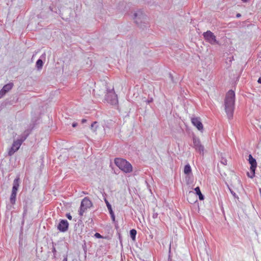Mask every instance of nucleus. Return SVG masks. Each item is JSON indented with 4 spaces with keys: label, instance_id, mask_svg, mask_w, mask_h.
Masks as SVG:
<instances>
[{
    "label": "nucleus",
    "instance_id": "20e7f679",
    "mask_svg": "<svg viewBox=\"0 0 261 261\" xmlns=\"http://www.w3.org/2000/svg\"><path fill=\"white\" fill-rule=\"evenodd\" d=\"M107 94L106 95L105 99L109 103L113 105L117 102V95L114 91V89H107Z\"/></svg>",
    "mask_w": 261,
    "mask_h": 261
},
{
    "label": "nucleus",
    "instance_id": "a878e982",
    "mask_svg": "<svg viewBox=\"0 0 261 261\" xmlns=\"http://www.w3.org/2000/svg\"><path fill=\"white\" fill-rule=\"evenodd\" d=\"M76 125H77V123H73L72 124V126L74 127H75Z\"/></svg>",
    "mask_w": 261,
    "mask_h": 261
},
{
    "label": "nucleus",
    "instance_id": "f8f14e48",
    "mask_svg": "<svg viewBox=\"0 0 261 261\" xmlns=\"http://www.w3.org/2000/svg\"><path fill=\"white\" fill-rule=\"evenodd\" d=\"M187 199L191 203H194L197 201L196 197H195L194 192L192 191L189 192L187 195Z\"/></svg>",
    "mask_w": 261,
    "mask_h": 261
},
{
    "label": "nucleus",
    "instance_id": "393cba45",
    "mask_svg": "<svg viewBox=\"0 0 261 261\" xmlns=\"http://www.w3.org/2000/svg\"><path fill=\"white\" fill-rule=\"evenodd\" d=\"M67 217L69 220H71L72 219V217L69 214L67 215Z\"/></svg>",
    "mask_w": 261,
    "mask_h": 261
},
{
    "label": "nucleus",
    "instance_id": "ddd939ff",
    "mask_svg": "<svg viewBox=\"0 0 261 261\" xmlns=\"http://www.w3.org/2000/svg\"><path fill=\"white\" fill-rule=\"evenodd\" d=\"M249 162L251 165L250 168L252 169V170L254 168L256 169L257 166V163L255 159H254L252 156L250 154L249 155Z\"/></svg>",
    "mask_w": 261,
    "mask_h": 261
},
{
    "label": "nucleus",
    "instance_id": "dca6fc26",
    "mask_svg": "<svg viewBox=\"0 0 261 261\" xmlns=\"http://www.w3.org/2000/svg\"><path fill=\"white\" fill-rule=\"evenodd\" d=\"M196 194L197 195H198V197H199V199L200 200H202L204 199V196H203V195L202 194L201 191H200V188L199 187H197L196 188H195L194 189Z\"/></svg>",
    "mask_w": 261,
    "mask_h": 261
},
{
    "label": "nucleus",
    "instance_id": "7ed1b4c3",
    "mask_svg": "<svg viewBox=\"0 0 261 261\" xmlns=\"http://www.w3.org/2000/svg\"><path fill=\"white\" fill-rule=\"evenodd\" d=\"M133 19L135 20V22L138 25H139L142 22H145V20L147 19V17L146 15L142 11L139 10L134 14Z\"/></svg>",
    "mask_w": 261,
    "mask_h": 261
},
{
    "label": "nucleus",
    "instance_id": "6ab92c4d",
    "mask_svg": "<svg viewBox=\"0 0 261 261\" xmlns=\"http://www.w3.org/2000/svg\"><path fill=\"white\" fill-rule=\"evenodd\" d=\"M191 172V167L189 165H186L184 168V173L189 174Z\"/></svg>",
    "mask_w": 261,
    "mask_h": 261
},
{
    "label": "nucleus",
    "instance_id": "412c9836",
    "mask_svg": "<svg viewBox=\"0 0 261 261\" xmlns=\"http://www.w3.org/2000/svg\"><path fill=\"white\" fill-rule=\"evenodd\" d=\"M136 234H137V231L135 229H133L130 230V235L133 240H135Z\"/></svg>",
    "mask_w": 261,
    "mask_h": 261
},
{
    "label": "nucleus",
    "instance_id": "bb28decb",
    "mask_svg": "<svg viewBox=\"0 0 261 261\" xmlns=\"http://www.w3.org/2000/svg\"><path fill=\"white\" fill-rule=\"evenodd\" d=\"M49 8L51 11H54L53 8L51 6H50Z\"/></svg>",
    "mask_w": 261,
    "mask_h": 261
},
{
    "label": "nucleus",
    "instance_id": "7c9ffc66",
    "mask_svg": "<svg viewBox=\"0 0 261 261\" xmlns=\"http://www.w3.org/2000/svg\"><path fill=\"white\" fill-rule=\"evenodd\" d=\"M86 119H83V120H82V123H84V122H86Z\"/></svg>",
    "mask_w": 261,
    "mask_h": 261
},
{
    "label": "nucleus",
    "instance_id": "9b49d317",
    "mask_svg": "<svg viewBox=\"0 0 261 261\" xmlns=\"http://www.w3.org/2000/svg\"><path fill=\"white\" fill-rule=\"evenodd\" d=\"M68 227V223L67 220H61L58 226V228L61 231L64 232L66 231Z\"/></svg>",
    "mask_w": 261,
    "mask_h": 261
},
{
    "label": "nucleus",
    "instance_id": "5701e85b",
    "mask_svg": "<svg viewBox=\"0 0 261 261\" xmlns=\"http://www.w3.org/2000/svg\"><path fill=\"white\" fill-rule=\"evenodd\" d=\"M110 214L111 217L112 218V221L113 222H115V215H114V212H113L112 213H110Z\"/></svg>",
    "mask_w": 261,
    "mask_h": 261
},
{
    "label": "nucleus",
    "instance_id": "4be33fe9",
    "mask_svg": "<svg viewBox=\"0 0 261 261\" xmlns=\"http://www.w3.org/2000/svg\"><path fill=\"white\" fill-rule=\"evenodd\" d=\"M105 201H106L107 206L109 210V213H112L113 212V211L112 210L111 204L109 203V202L107 200H106Z\"/></svg>",
    "mask_w": 261,
    "mask_h": 261
},
{
    "label": "nucleus",
    "instance_id": "6e6552de",
    "mask_svg": "<svg viewBox=\"0 0 261 261\" xmlns=\"http://www.w3.org/2000/svg\"><path fill=\"white\" fill-rule=\"evenodd\" d=\"M26 139L25 137L22 140H17L16 141H14L12 146L11 149L9 151V154L11 155L13 154L16 151H17L19 147H20L22 142Z\"/></svg>",
    "mask_w": 261,
    "mask_h": 261
},
{
    "label": "nucleus",
    "instance_id": "f3484780",
    "mask_svg": "<svg viewBox=\"0 0 261 261\" xmlns=\"http://www.w3.org/2000/svg\"><path fill=\"white\" fill-rule=\"evenodd\" d=\"M16 194H17V192H14V191H12L10 200L11 203L12 204H14L15 202Z\"/></svg>",
    "mask_w": 261,
    "mask_h": 261
},
{
    "label": "nucleus",
    "instance_id": "a211bd4d",
    "mask_svg": "<svg viewBox=\"0 0 261 261\" xmlns=\"http://www.w3.org/2000/svg\"><path fill=\"white\" fill-rule=\"evenodd\" d=\"M43 61L41 59H38L36 62V67L38 69H40L42 68L43 66Z\"/></svg>",
    "mask_w": 261,
    "mask_h": 261
},
{
    "label": "nucleus",
    "instance_id": "aec40b11",
    "mask_svg": "<svg viewBox=\"0 0 261 261\" xmlns=\"http://www.w3.org/2000/svg\"><path fill=\"white\" fill-rule=\"evenodd\" d=\"M255 169H253L252 170V169H251L250 168V172H247V176L249 177V178H252L254 175H255Z\"/></svg>",
    "mask_w": 261,
    "mask_h": 261
},
{
    "label": "nucleus",
    "instance_id": "2eb2a0df",
    "mask_svg": "<svg viewBox=\"0 0 261 261\" xmlns=\"http://www.w3.org/2000/svg\"><path fill=\"white\" fill-rule=\"evenodd\" d=\"M152 101H153V98L152 97L148 98L147 99L144 98L142 99V105L145 106H147V105H148V107H150L149 105L150 103H152ZM146 108H147V107H146Z\"/></svg>",
    "mask_w": 261,
    "mask_h": 261
},
{
    "label": "nucleus",
    "instance_id": "2f4dec72",
    "mask_svg": "<svg viewBox=\"0 0 261 261\" xmlns=\"http://www.w3.org/2000/svg\"><path fill=\"white\" fill-rule=\"evenodd\" d=\"M242 1H244V2H246V1H245V0H242Z\"/></svg>",
    "mask_w": 261,
    "mask_h": 261
},
{
    "label": "nucleus",
    "instance_id": "f257e3e1",
    "mask_svg": "<svg viewBox=\"0 0 261 261\" xmlns=\"http://www.w3.org/2000/svg\"><path fill=\"white\" fill-rule=\"evenodd\" d=\"M234 101V92L230 90L226 93L224 100L225 110L227 114H232L233 113Z\"/></svg>",
    "mask_w": 261,
    "mask_h": 261
},
{
    "label": "nucleus",
    "instance_id": "c756f323",
    "mask_svg": "<svg viewBox=\"0 0 261 261\" xmlns=\"http://www.w3.org/2000/svg\"><path fill=\"white\" fill-rule=\"evenodd\" d=\"M240 16H241V14H240L238 13V14H237V17H239Z\"/></svg>",
    "mask_w": 261,
    "mask_h": 261
},
{
    "label": "nucleus",
    "instance_id": "cd10ccee",
    "mask_svg": "<svg viewBox=\"0 0 261 261\" xmlns=\"http://www.w3.org/2000/svg\"><path fill=\"white\" fill-rule=\"evenodd\" d=\"M258 82L261 84V77H260L258 80Z\"/></svg>",
    "mask_w": 261,
    "mask_h": 261
},
{
    "label": "nucleus",
    "instance_id": "1a4fd4ad",
    "mask_svg": "<svg viewBox=\"0 0 261 261\" xmlns=\"http://www.w3.org/2000/svg\"><path fill=\"white\" fill-rule=\"evenodd\" d=\"M13 85L12 83L5 85L0 91V98L3 97L7 92H9L13 88Z\"/></svg>",
    "mask_w": 261,
    "mask_h": 261
},
{
    "label": "nucleus",
    "instance_id": "9d476101",
    "mask_svg": "<svg viewBox=\"0 0 261 261\" xmlns=\"http://www.w3.org/2000/svg\"><path fill=\"white\" fill-rule=\"evenodd\" d=\"M194 146L195 149L198 151L200 153H203L204 147L201 144L200 141L199 139H194L193 140Z\"/></svg>",
    "mask_w": 261,
    "mask_h": 261
},
{
    "label": "nucleus",
    "instance_id": "0eeeda50",
    "mask_svg": "<svg viewBox=\"0 0 261 261\" xmlns=\"http://www.w3.org/2000/svg\"><path fill=\"white\" fill-rule=\"evenodd\" d=\"M192 123L195 126L198 130L203 132V125L201 122V120L199 117H194L191 118Z\"/></svg>",
    "mask_w": 261,
    "mask_h": 261
},
{
    "label": "nucleus",
    "instance_id": "b1692460",
    "mask_svg": "<svg viewBox=\"0 0 261 261\" xmlns=\"http://www.w3.org/2000/svg\"><path fill=\"white\" fill-rule=\"evenodd\" d=\"M95 236L97 238H101L102 236L99 233H96Z\"/></svg>",
    "mask_w": 261,
    "mask_h": 261
},
{
    "label": "nucleus",
    "instance_id": "423d86ee",
    "mask_svg": "<svg viewBox=\"0 0 261 261\" xmlns=\"http://www.w3.org/2000/svg\"><path fill=\"white\" fill-rule=\"evenodd\" d=\"M92 206V202L89 198L85 197L82 201L81 204V208L80 214L81 215H83V213L88 208Z\"/></svg>",
    "mask_w": 261,
    "mask_h": 261
},
{
    "label": "nucleus",
    "instance_id": "f03ea898",
    "mask_svg": "<svg viewBox=\"0 0 261 261\" xmlns=\"http://www.w3.org/2000/svg\"><path fill=\"white\" fill-rule=\"evenodd\" d=\"M114 163L121 170L125 173H130L133 171L132 165L124 159L116 158Z\"/></svg>",
    "mask_w": 261,
    "mask_h": 261
},
{
    "label": "nucleus",
    "instance_id": "39448f33",
    "mask_svg": "<svg viewBox=\"0 0 261 261\" xmlns=\"http://www.w3.org/2000/svg\"><path fill=\"white\" fill-rule=\"evenodd\" d=\"M203 36L204 39L210 44L212 45L218 44V41L216 40V37L211 31H207L203 34Z\"/></svg>",
    "mask_w": 261,
    "mask_h": 261
},
{
    "label": "nucleus",
    "instance_id": "4468645a",
    "mask_svg": "<svg viewBox=\"0 0 261 261\" xmlns=\"http://www.w3.org/2000/svg\"><path fill=\"white\" fill-rule=\"evenodd\" d=\"M19 180L20 179L19 177H17L15 178L13 181V187H12V191L17 192L18 187L19 186Z\"/></svg>",
    "mask_w": 261,
    "mask_h": 261
},
{
    "label": "nucleus",
    "instance_id": "c85d7f7f",
    "mask_svg": "<svg viewBox=\"0 0 261 261\" xmlns=\"http://www.w3.org/2000/svg\"><path fill=\"white\" fill-rule=\"evenodd\" d=\"M63 261H67V256H66V257H65L63 259Z\"/></svg>",
    "mask_w": 261,
    "mask_h": 261
}]
</instances>
